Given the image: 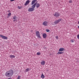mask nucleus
<instances>
[{"label":"nucleus","mask_w":79,"mask_h":79,"mask_svg":"<svg viewBox=\"0 0 79 79\" xmlns=\"http://www.w3.org/2000/svg\"><path fill=\"white\" fill-rule=\"evenodd\" d=\"M41 78H42V79H44V78H45V76L44 75V74H43V73L42 74L41 76Z\"/></svg>","instance_id":"obj_17"},{"label":"nucleus","mask_w":79,"mask_h":79,"mask_svg":"<svg viewBox=\"0 0 79 79\" xmlns=\"http://www.w3.org/2000/svg\"><path fill=\"white\" fill-rule=\"evenodd\" d=\"M37 4V3H35L33 5L31 6V7L35 10V9H34V8L35 7V6Z\"/></svg>","instance_id":"obj_10"},{"label":"nucleus","mask_w":79,"mask_h":79,"mask_svg":"<svg viewBox=\"0 0 79 79\" xmlns=\"http://www.w3.org/2000/svg\"><path fill=\"white\" fill-rule=\"evenodd\" d=\"M13 71L12 69H10L9 71L6 72L5 73V75L6 77H11L13 76Z\"/></svg>","instance_id":"obj_1"},{"label":"nucleus","mask_w":79,"mask_h":79,"mask_svg":"<svg viewBox=\"0 0 79 79\" xmlns=\"http://www.w3.org/2000/svg\"><path fill=\"white\" fill-rule=\"evenodd\" d=\"M77 39H79V35H77Z\"/></svg>","instance_id":"obj_24"},{"label":"nucleus","mask_w":79,"mask_h":79,"mask_svg":"<svg viewBox=\"0 0 79 79\" xmlns=\"http://www.w3.org/2000/svg\"><path fill=\"white\" fill-rule=\"evenodd\" d=\"M46 32H50V30H48L47 29L46 31Z\"/></svg>","instance_id":"obj_22"},{"label":"nucleus","mask_w":79,"mask_h":79,"mask_svg":"<svg viewBox=\"0 0 79 79\" xmlns=\"http://www.w3.org/2000/svg\"><path fill=\"white\" fill-rule=\"evenodd\" d=\"M29 71V69L28 68V69H26V72H27L28 71Z\"/></svg>","instance_id":"obj_19"},{"label":"nucleus","mask_w":79,"mask_h":79,"mask_svg":"<svg viewBox=\"0 0 79 79\" xmlns=\"http://www.w3.org/2000/svg\"><path fill=\"white\" fill-rule=\"evenodd\" d=\"M10 79V78H8V79Z\"/></svg>","instance_id":"obj_34"},{"label":"nucleus","mask_w":79,"mask_h":79,"mask_svg":"<svg viewBox=\"0 0 79 79\" xmlns=\"http://www.w3.org/2000/svg\"><path fill=\"white\" fill-rule=\"evenodd\" d=\"M64 48H60L59 50V52H63V51H64Z\"/></svg>","instance_id":"obj_9"},{"label":"nucleus","mask_w":79,"mask_h":79,"mask_svg":"<svg viewBox=\"0 0 79 79\" xmlns=\"http://www.w3.org/2000/svg\"><path fill=\"white\" fill-rule=\"evenodd\" d=\"M0 37H2V38H3V39H8V37H7L2 35H0Z\"/></svg>","instance_id":"obj_4"},{"label":"nucleus","mask_w":79,"mask_h":79,"mask_svg":"<svg viewBox=\"0 0 79 79\" xmlns=\"http://www.w3.org/2000/svg\"><path fill=\"white\" fill-rule=\"evenodd\" d=\"M18 8H19V9H21V8H23V7L21 6H20V7H19V6H18Z\"/></svg>","instance_id":"obj_18"},{"label":"nucleus","mask_w":79,"mask_h":79,"mask_svg":"<svg viewBox=\"0 0 79 79\" xmlns=\"http://www.w3.org/2000/svg\"><path fill=\"white\" fill-rule=\"evenodd\" d=\"M36 36L38 37V38H39L40 39L41 38V37H40V34L39 32V31H37L36 32Z\"/></svg>","instance_id":"obj_2"},{"label":"nucleus","mask_w":79,"mask_h":79,"mask_svg":"<svg viewBox=\"0 0 79 79\" xmlns=\"http://www.w3.org/2000/svg\"><path fill=\"white\" fill-rule=\"evenodd\" d=\"M72 2V0H70L69 1V3H71Z\"/></svg>","instance_id":"obj_25"},{"label":"nucleus","mask_w":79,"mask_h":79,"mask_svg":"<svg viewBox=\"0 0 79 79\" xmlns=\"http://www.w3.org/2000/svg\"><path fill=\"white\" fill-rule=\"evenodd\" d=\"M61 21V19H59L58 20L55 22L54 23H55L56 24H58V23H60Z\"/></svg>","instance_id":"obj_5"},{"label":"nucleus","mask_w":79,"mask_h":79,"mask_svg":"<svg viewBox=\"0 0 79 79\" xmlns=\"http://www.w3.org/2000/svg\"><path fill=\"white\" fill-rule=\"evenodd\" d=\"M54 16H56V17H58L59 16V14L57 13H56L55 14H53Z\"/></svg>","instance_id":"obj_8"},{"label":"nucleus","mask_w":79,"mask_h":79,"mask_svg":"<svg viewBox=\"0 0 79 79\" xmlns=\"http://www.w3.org/2000/svg\"><path fill=\"white\" fill-rule=\"evenodd\" d=\"M56 39H58V36H56Z\"/></svg>","instance_id":"obj_26"},{"label":"nucleus","mask_w":79,"mask_h":79,"mask_svg":"<svg viewBox=\"0 0 79 79\" xmlns=\"http://www.w3.org/2000/svg\"><path fill=\"white\" fill-rule=\"evenodd\" d=\"M10 10H8V11H7V12H8V13H9V12H10Z\"/></svg>","instance_id":"obj_30"},{"label":"nucleus","mask_w":79,"mask_h":79,"mask_svg":"<svg viewBox=\"0 0 79 79\" xmlns=\"http://www.w3.org/2000/svg\"><path fill=\"white\" fill-rule=\"evenodd\" d=\"M40 6V4L38 3L37 4L36 3V8H39V7Z\"/></svg>","instance_id":"obj_14"},{"label":"nucleus","mask_w":79,"mask_h":79,"mask_svg":"<svg viewBox=\"0 0 79 79\" xmlns=\"http://www.w3.org/2000/svg\"><path fill=\"white\" fill-rule=\"evenodd\" d=\"M47 23H48V22H47L44 21L43 22L42 24L45 26H47Z\"/></svg>","instance_id":"obj_6"},{"label":"nucleus","mask_w":79,"mask_h":79,"mask_svg":"<svg viewBox=\"0 0 79 79\" xmlns=\"http://www.w3.org/2000/svg\"><path fill=\"white\" fill-rule=\"evenodd\" d=\"M15 0H10V2H13V1H15Z\"/></svg>","instance_id":"obj_29"},{"label":"nucleus","mask_w":79,"mask_h":79,"mask_svg":"<svg viewBox=\"0 0 79 79\" xmlns=\"http://www.w3.org/2000/svg\"><path fill=\"white\" fill-rule=\"evenodd\" d=\"M30 2V1L29 0H27L25 3L24 4L25 6H26V5H27L29 3V2Z\"/></svg>","instance_id":"obj_7"},{"label":"nucleus","mask_w":79,"mask_h":79,"mask_svg":"<svg viewBox=\"0 0 79 79\" xmlns=\"http://www.w3.org/2000/svg\"><path fill=\"white\" fill-rule=\"evenodd\" d=\"M37 55H40V52H37Z\"/></svg>","instance_id":"obj_21"},{"label":"nucleus","mask_w":79,"mask_h":79,"mask_svg":"<svg viewBox=\"0 0 79 79\" xmlns=\"http://www.w3.org/2000/svg\"><path fill=\"white\" fill-rule=\"evenodd\" d=\"M17 79H20V76H18Z\"/></svg>","instance_id":"obj_27"},{"label":"nucleus","mask_w":79,"mask_h":79,"mask_svg":"<svg viewBox=\"0 0 79 79\" xmlns=\"http://www.w3.org/2000/svg\"><path fill=\"white\" fill-rule=\"evenodd\" d=\"M13 21H16V20H13Z\"/></svg>","instance_id":"obj_31"},{"label":"nucleus","mask_w":79,"mask_h":79,"mask_svg":"<svg viewBox=\"0 0 79 79\" xmlns=\"http://www.w3.org/2000/svg\"><path fill=\"white\" fill-rule=\"evenodd\" d=\"M78 23L79 24V21L78 22Z\"/></svg>","instance_id":"obj_33"},{"label":"nucleus","mask_w":79,"mask_h":79,"mask_svg":"<svg viewBox=\"0 0 79 79\" xmlns=\"http://www.w3.org/2000/svg\"><path fill=\"white\" fill-rule=\"evenodd\" d=\"M34 10H35L32 7L29 8L28 11L29 12H32V11H34Z\"/></svg>","instance_id":"obj_3"},{"label":"nucleus","mask_w":79,"mask_h":79,"mask_svg":"<svg viewBox=\"0 0 79 79\" xmlns=\"http://www.w3.org/2000/svg\"><path fill=\"white\" fill-rule=\"evenodd\" d=\"M41 63L42 65H44L45 64V62L43 60L42 62H41Z\"/></svg>","instance_id":"obj_15"},{"label":"nucleus","mask_w":79,"mask_h":79,"mask_svg":"<svg viewBox=\"0 0 79 79\" xmlns=\"http://www.w3.org/2000/svg\"><path fill=\"white\" fill-rule=\"evenodd\" d=\"M64 53V52H58L57 53V55H59V54H63Z\"/></svg>","instance_id":"obj_13"},{"label":"nucleus","mask_w":79,"mask_h":79,"mask_svg":"<svg viewBox=\"0 0 79 79\" xmlns=\"http://www.w3.org/2000/svg\"><path fill=\"white\" fill-rule=\"evenodd\" d=\"M10 57L11 58H15V56L13 55H10Z\"/></svg>","instance_id":"obj_16"},{"label":"nucleus","mask_w":79,"mask_h":79,"mask_svg":"<svg viewBox=\"0 0 79 79\" xmlns=\"http://www.w3.org/2000/svg\"><path fill=\"white\" fill-rule=\"evenodd\" d=\"M16 16H15L13 18V19H16Z\"/></svg>","instance_id":"obj_23"},{"label":"nucleus","mask_w":79,"mask_h":79,"mask_svg":"<svg viewBox=\"0 0 79 79\" xmlns=\"http://www.w3.org/2000/svg\"><path fill=\"white\" fill-rule=\"evenodd\" d=\"M43 37L44 39H45L47 37V34L46 33H44L43 35Z\"/></svg>","instance_id":"obj_11"},{"label":"nucleus","mask_w":79,"mask_h":79,"mask_svg":"<svg viewBox=\"0 0 79 79\" xmlns=\"http://www.w3.org/2000/svg\"><path fill=\"white\" fill-rule=\"evenodd\" d=\"M37 1V0H34L32 1L31 5H34L35 2Z\"/></svg>","instance_id":"obj_12"},{"label":"nucleus","mask_w":79,"mask_h":79,"mask_svg":"<svg viewBox=\"0 0 79 79\" xmlns=\"http://www.w3.org/2000/svg\"><path fill=\"white\" fill-rule=\"evenodd\" d=\"M8 16H11V13H9L8 14Z\"/></svg>","instance_id":"obj_20"},{"label":"nucleus","mask_w":79,"mask_h":79,"mask_svg":"<svg viewBox=\"0 0 79 79\" xmlns=\"http://www.w3.org/2000/svg\"><path fill=\"white\" fill-rule=\"evenodd\" d=\"M71 42H74L73 40H71Z\"/></svg>","instance_id":"obj_28"},{"label":"nucleus","mask_w":79,"mask_h":79,"mask_svg":"<svg viewBox=\"0 0 79 79\" xmlns=\"http://www.w3.org/2000/svg\"><path fill=\"white\" fill-rule=\"evenodd\" d=\"M78 29H79V26H78Z\"/></svg>","instance_id":"obj_32"}]
</instances>
